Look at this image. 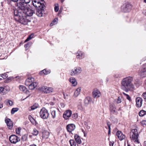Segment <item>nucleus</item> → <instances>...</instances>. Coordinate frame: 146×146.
Returning <instances> with one entry per match:
<instances>
[{"instance_id":"f257e3e1","label":"nucleus","mask_w":146,"mask_h":146,"mask_svg":"<svg viewBox=\"0 0 146 146\" xmlns=\"http://www.w3.org/2000/svg\"><path fill=\"white\" fill-rule=\"evenodd\" d=\"M24 3L21 2H17V6L18 7V9H13V12L14 15V18L15 20L18 21L21 23H26L27 21L26 19H24L23 20L22 18L23 17V16L25 15V13H24L25 10L27 8L26 5L24 4Z\"/></svg>"},{"instance_id":"f03ea898","label":"nucleus","mask_w":146,"mask_h":146,"mask_svg":"<svg viewBox=\"0 0 146 146\" xmlns=\"http://www.w3.org/2000/svg\"><path fill=\"white\" fill-rule=\"evenodd\" d=\"M133 80V77L131 76H128L123 78L121 82V89L126 92L133 91L135 88L132 83Z\"/></svg>"},{"instance_id":"7ed1b4c3","label":"nucleus","mask_w":146,"mask_h":146,"mask_svg":"<svg viewBox=\"0 0 146 146\" xmlns=\"http://www.w3.org/2000/svg\"><path fill=\"white\" fill-rule=\"evenodd\" d=\"M138 136L137 130L136 129H132L131 130L130 133V137L137 143H139L138 139Z\"/></svg>"},{"instance_id":"20e7f679","label":"nucleus","mask_w":146,"mask_h":146,"mask_svg":"<svg viewBox=\"0 0 146 146\" xmlns=\"http://www.w3.org/2000/svg\"><path fill=\"white\" fill-rule=\"evenodd\" d=\"M24 13H25V15L24 16H23V17H22L21 18V19L22 20V19H23V20L24 19H26L27 20V23H21L22 24H24L25 25H26L27 24V23L28 22H29V20L28 19H27L26 18V16H32L33 14L34 13V11L33 10H32L30 8H27V9L25 10V11L24 12Z\"/></svg>"},{"instance_id":"39448f33","label":"nucleus","mask_w":146,"mask_h":146,"mask_svg":"<svg viewBox=\"0 0 146 146\" xmlns=\"http://www.w3.org/2000/svg\"><path fill=\"white\" fill-rule=\"evenodd\" d=\"M40 115L42 119H47L48 117L49 113L46 109L44 108H43L40 110Z\"/></svg>"},{"instance_id":"423d86ee","label":"nucleus","mask_w":146,"mask_h":146,"mask_svg":"<svg viewBox=\"0 0 146 146\" xmlns=\"http://www.w3.org/2000/svg\"><path fill=\"white\" fill-rule=\"evenodd\" d=\"M44 5H42V6L40 8H38L36 10V15L39 17H41L44 15V9L45 8Z\"/></svg>"},{"instance_id":"0eeeda50","label":"nucleus","mask_w":146,"mask_h":146,"mask_svg":"<svg viewBox=\"0 0 146 146\" xmlns=\"http://www.w3.org/2000/svg\"><path fill=\"white\" fill-rule=\"evenodd\" d=\"M44 0H32V3L33 6L37 8H40L44 5Z\"/></svg>"},{"instance_id":"6e6552de","label":"nucleus","mask_w":146,"mask_h":146,"mask_svg":"<svg viewBox=\"0 0 146 146\" xmlns=\"http://www.w3.org/2000/svg\"><path fill=\"white\" fill-rule=\"evenodd\" d=\"M82 71L81 68L79 67L75 68L74 69L70 70V74L72 76H75L80 74Z\"/></svg>"},{"instance_id":"1a4fd4ad","label":"nucleus","mask_w":146,"mask_h":146,"mask_svg":"<svg viewBox=\"0 0 146 146\" xmlns=\"http://www.w3.org/2000/svg\"><path fill=\"white\" fill-rule=\"evenodd\" d=\"M40 90L45 93H49L52 92L53 91V88L51 87H48L45 86H43L40 88Z\"/></svg>"},{"instance_id":"9d476101","label":"nucleus","mask_w":146,"mask_h":146,"mask_svg":"<svg viewBox=\"0 0 146 146\" xmlns=\"http://www.w3.org/2000/svg\"><path fill=\"white\" fill-rule=\"evenodd\" d=\"M132 8L131 5L129 3H127L121 7L122 11L124 12H129L130 11Z\"/></svg>"},{"instance_id":"9b49d317","label":"nucleus","mask_w":146,"mask_h":146,"mask_svg":"<svg viewBox=\"0 0 146 146\" xmlns=\"http://www.w3.org/2000/svg\"><path fill=\"white\" fill-rule=\"evenodd\" d=\"M10 142L13 143H16L18 141H19L20 139L19 137L15 135H11L9 137Z\"/></svg>"},{"instance_id":"f8f14e48","label":"nucleus","mask_w":146,"mask_h":146,"mask_svg":"<svg viewBox=\"0 0 146 146\" xmlns=\"http://www.w3.org/2000/svg\"><path fill=\"white\" fill-rule=\"evenodd\" d=\"M66 128L68 132H71L72 131L75 129L76 128V126L74 124H70L66 126Z\"/></svg>"},{"instance_id":"ddd939ff","label":"nucleus","mask_w":146,"mask_h":146,"mask_svg":"<svg viewBox=\"0 0 146 146\" xmlns=\"http://www.w3.org/2000/svg\"><path fill=\"white\" fill-rule=\"evenodd\" d=\"M143 100L140 97H138L136 99V106L137 107L140 108L142 105Z\"/></svg>"},{"instance_id":"4468645a","label":"nucleus","mask_w":146,"mask_h":146,"mask_svg":"<svg viewBox=\"0 0 146 146\" xmlns=\"http://www.w3.org/2000/svg\"><path fill=\"white\" fill-rule=\"evenodd\" d=\"M93 96L94 98H98L101 96V93L100 91L96 89L94 90L92 92Z\"/></svg>"},{"instance_id":"2eb2a0df","label":"nucleus","mask_w":146,"mask_h":146,"mask_svg":"<svg viewBox=\"0 0 146 146\" xmlns=\"http://www.w3.org/2000/svg\"><path fill=\"white\" fill-rule=\"evenodd\" d=\"M72 114V111L70 110H67L65 111L63 115V117L65 119H67Z\"/></svg>"},{"instance_id":"dca6fc26","label":"nucleus","mask_w":146,"mask_h":146,"mask_svg":"<svg viewBox=\"0 0 146 146\" xmlns=\"http://www.w3.org/2000/svg\"><path fill=\"white\" fill-rule=\"evenodd\" d=\"M116 135L119 139L121 141L124 139L125 138V135L120 131H118L116 133Z\"/></svg>"},{"instance_id":"f3484780","label":"nucleus","mask_w":146,"mask_h":146,"mask_svg":"<svg viewBox=\"0 0 146 146\" xmlns=\"http://www.w3.org/2000/svg\"><path fill=\"white\" fill-rule=\"evenodd\" d=\"M34 78L32 77H29L26 80L25 82V84L26 85L28 86L29 85L32 84L34 82Z\"/></svg>"},{"instance_id":"a211bd4d","label":"nucleus","mask_w":146,"mask_h":146,"mask_svg":"<svg viewBox=\"0 0 146 146\" xmlns=\"http://www.w3.org/2000/svg\"><path fill=\"white\" fill-rule=\"evenodd\" d=\"M5 122L6 123L8 128L9 129H11L13 126V123L10 119H7L5 120Z\"/></svg>"},{"instance_id":"6ab92c4d","label":"nucleus","mask_w":146,"mask_h":146,"mask_svg":"<svg viewBox=\"0 0 146 146\" xmlns=\"http://www.w3.org/2000/svg\"><path fill=\"white\" fill-rule=\"evenodd\" d=\"M30 84V85H29L28 86L29 87V88L30 89L33 90L36 87L38 83L36 82H33L32 84Z\"/></svg>"},{"instance_id":"aec40b11","label":"nucleus","mask_w":146,"mask_h":146,"mask_svg":"<svg viewBox=\"0 0 146 146\" xmlns=\"http://www.w3.org/2000/svg\"><path fill=\"white\" fill-rule=\"evenodd\" d=\"M69 81L72 84L73 86H75L77 84L76 80L74 78L71 77L69 78Z\"/></svg>"},{"instance_id":"412c9836","label":"nucleus","mask_w":146,"mask_h":146,"mask_svg":"<svg viewBox=\"0 0 146 146\" xmlns=\"http://www.w3.org/2000/svg\"><path fill=\"white\" fill-rule=\"evenodd\" d=\"M75 139L76 142L78 144H80L82 141L81 140L80 137L77 134H75L74 135Z\"/></svg>"},{"instance_id":"4be33fe9","label":"nucleus","mask_w":146,"mask_h":146,"mask_svg":"<svg viewBox=\"0 0 146 146\" xmlns=\"http://www.w3.org/2000/svg\"><path fill=\"white\" fill-rule=\"evenodd\" d=\"M81 88L79 87L75 91L74 96L75 97H77L80 94L81 92Z\"/></svg>"},{"instance_id":"5701e85b","label":"nucleus","mask_w":146,"mask_h":146,"mask_svg":"<svg viewBox=\"0 0 146 146\" xmlns=\"http://www.w3.org/2000/svg\"><path fill=\"white\" fill-rule=\"evenodd\" d=\"M92 101L91 98L90 97H87L84 100V103L85 104H88L91 102Z\"/></svg>"},{"instance_id":"b1692460","label":"nucleus","mask_w":146,"mask_h":146,"mask_svg":"<svg viewBox=\"0 0 146 146\" xmlns=\"http://www.w3.org/2000/svg\"><path fill=\"white\" fill-rule=\"evenodd\" d=\"M77 57L78 58L82 59L84 57V55L82 52L80 51H78L77 53Z\"/></svg>"},{"instance_id":"393cba45","label":"nucleus","mask_w":146,"mask_h":146,"mask_svg":"<svg viewBox=\"0 0 146 146\" xmlns=\"http://www.w3.org/2000/svg\"><path fill=\"white\" fill-rule=\"evenodd\" d=\"M139 75L142 78L145 77L146 76V72L139 70Z\"/></svg>"},{"instance_id":"a878e982","label":"nucleus","mask_w":146,"mask_h":146,"mask_svg":"<svg viewBox=\"0 0 146 146\" xmlns=\"http://www.w3.org/2000/svg\"><path fill=\"white\" fill-rule=\"evenodd\" d=\"M39 107V105L38 104L35 103L33 106L30 107L31 110H33Z\"/></svg>"},{"instance_id":"bb28decb","label":"nucleus","mask_w":146,"mask_h":146,"mask_svg":"<svg viewBox=\"0 0 146 146\" xmlns=\"http://www.w3.org/2000/svg\"><path fill=\"white\" fill-rule=\"evenodd\" d=\"M134 84H135L137 86H139L142 84L141 82L139 79H137L135 80Z\"/></svg>"},{"instance_id":"cd10ccee","label":"nucleus","mask_w":146,"mask_h":146,"mask_svg":"<svg viewBox=\"0 0 146 146\" xmlns=\"http://www.w3.org/2000/svg\"><path fill=\"white\" fill-rule=\"evenodd\" d=\"M146 114V111L143 110H141L139 113V115L141 117L144 116Z\"/></svg>"},{"instance_id":"c85d7f7f","label":"nucleus","mask_w":146,"mask_h":146,"mask_svg":"<svg viewBox=\"0 0 146 146\" xmlns=\"http://www.w3.org/2000/svg\"><path fill=\"white\" fill-rule=\"evenodd\" d=\"M56 110H55L51 111V114L53 119H54L56 117Z\"/></svg>"},{"instance_id":"c756f323","label":"nucleus","mask_w":146,"mask_h":146,"mask_svg":"<svg viewBox=\"0 0 146 146\" xmlns=\"http://www.w3.org/2000/svg\"><path fill=\"white\" fill-rule=\"evenodd\" d=\"M48 137L49 133L48 132H46L43 133L42 135L43 138L47 139L48 138Z\"/></svg>"},{"instance_id":"7c9ffc66","label":"nucleus","mask_w":146,"mask_h":146,"mask_svg":"<svg viewBox=\"0 0 146 146\" xmlns=\"http://www.w3.org/2000/svg\"><path fill=\"white\" fill-rule=\"evenodd\" d=\"M19 88L21 91L23 92H25V90H26L27 89L25 86L22 85L19 86Z\"/></svg>"},{"instance_id":"2f4dec72","label":"nucleus","mask_w":146,"mask_h":146,"mask_svg":"<svg viewBox=\"0 0 146 146\" xmlns=\"http://www.w3.org/2000/svg\"><path fill=\"white\" fill-rule=\"evenodd\" d=\"M32 43L31 42H29L27 44L25 45V47L26 48V50H27L30 47Z\"/></svg>"},{"instance_id":"473e14b6","label":"nucleus","mask_w":146,"mask_h":146,"mask_svg":"<svg viewBox=\"0 0 146 146\" xmlns=\"http://www.w3.org/2000/svg\"><path fill=\"white\" fill-rule=\"evenodd\" d=\"M19 110V108H13L11 111V113L12 114H14L15 112Z\"/></svg>"},{"instance_id":"72a5a7b5","label":"nucleus","mask_w":146,"mask_h":146,"mask_svg":"<svg viewBox=\"0 0 146 146\" xmlns=\"http://www.w3.org/2000/svg\"><path fill=\"white\" fill-rule=\"evenodd\" d=\"M110 111L111 113H115L116 112V111L115 109L113 107V106L111 105L110 106Z\"/></svg>"},{"instance_id":"f704fd0d","label":"nucleus","mask_w":146,"mask_h":146,"mask_svg":"<svg viewBox=\"0 0 146 146\" xmlns=\"http://www.w3.org/2000/svg\"><path fill=\"white\" fill-rule=\"evenodd\" d=\"M71 146H76V143L73 140H70L69 141Z\"/></svg>"},{"instance_id":"c9c22d12","label":"nucleus","mask_w":146,"mask_h":146,"mask_svg":"<svg viewBox=\"0 0 146 146\" xmlns=\"http://www.w3.org/2000/svg\"><path fill=\"white\" fill-rule=\"evenodd\" d=\"M123 94L126 97V98L127 100H128L130 101H131V98L128 94H125L124 92H123Z\"/></svg>"},{"instance_id":"e433bc0d","label":"nucleus","mask_w":146,"mask_h":146,"mask_svg":"<svg viewBox=\"0 0 146 146\" xmlns=\"http://www.w3.org/2000/svg\"><path fill=\"white\" fill-rule=\"evenodd\" d=\"M33 35H31L29 36L27 39L25 40V42H26L31 40L33 37Z\"/></svg>"},{"instance_id":"4c0bfd02","label":"nucleus","mask_w":146,"mask_h":146,"mask_svg":"<svg viewBox=\"0 0 146 146\" xmlns=\"http://www.w3.org/2000/svg\"><path fill=\"white\" fill-rule=\"evenodd\" d=\"M19 2L27 4L29 3L30 2L31 0H19Z\"/></svg>"},{"instance_id":"58836bf2","label":"nucleus","mask_w":146,"mask_h":146,"mask_svg":"<svg viewBox=\"0 0 146 146\" xmlns=\"http://www.w3.org/2000/svg\"><path fill=\"white\" fill-rule=\"evenodd\" d=\"M107 124L108 126L109 129L108 134L109 135L111 133V127L110 122H108L107 123Z\"/></svg>"},{"instance_id":"ea45409f","label":"nucleus","mask_w":146,"mask_h":146,"mask_svg":"<svg viewBox=\"0 0 146 146\" xmlns=\"http://www.w3.org/2000/svg\"><path fill=\"white\" fill-rule=\"evenodd\" d=\"M139 70L146 72V64H143L142 68Z\"/></svg>"},{"instance_id":"a19ab883","label":"nucleus","mask_w":146,"mask_h":146,"mask_svg":"<svg viewBox=\"0 0 146 146\" xmlns=\"http://www.w3.org/2000/svg\"><path fill=\"white\" fill-rule=\"evenodd\" d=\"M58 20V19L57 18H55L54 19V20L50 24V25L51 26H52L53 25V23L54 24H56V23Z\"/></svg>"},{"instance_id":"79ce46f5","label":"nucleus","mask_w":146,"mask_h":146,"mask_svg":"<svg viewBox=\"0 0 146 146\" xmlns=\"http://www.w3.org/2000/svg\"><path fill=\"white\" fill-rule=\"evenodd\" d=\"M25 92L26 94L28 95V96H27L25 98L23 99V100H24L25 99H26L30 95V93L29 91L28 90H27V89H26V90H25Z\"/></svg>"},{"instance_id":"37998d69","label":"nucleus","mask_w":146,"mask_h":146,"mask_svg":"<svg viewBox=\"0 0 146 146\" xmlns=\"http://www.w3.org/2000/svg\"><path fill=\"white\" fill-rule=\"evenodd\" d=\"M38 134V131L36 129H34L33 132V134L34 135H36Z\"/></svg>"},{"instance_id":"c03bdc74","label":"nucleus","mask_w":146,"mask_h":146,"mask_svg":"<svg viewBox=\"0 0 146 146\" xmlns=\"http://www.w3.org/2000/svg\"><path fill=\"white\" fill-rule=\"evenodd\" d=\"M78 115L77 113L73 114L72 115V118L74 119H76L78 117Z\"/></svg>"},{"instance_id":"a18cd8bd","label":"nucleus","mask_w":146,"mask_h":146,"mask_svg":"<svg viewBox=\"0 0 146 146\" xmlns=\"http://www.w3.org/2000/svg\"><path fill=\"white\" fill-rule=\"evenodd\" d=\"M21 129V128L19 127L16 129V132L17 134H19L20 133Z\"/></svg>"},{"instance_id":"49530a36","label":"nucleus","mask_w":146,"mask_h":146,"mask_svg":"<svg viewBox=\"0 0 146 146\" xmlns=\"http://www.w3.org/2000/svg\"><path fill=\"white\" fill-rule=\"evenodd\" d=\"M141 123L144 127L146 126V120L142 121Z\"/></svg>"},{"instance_id":"de8ad7c7","label":"nucleus","mask_w":146,"mask_h":146,"mask_svg":"<svg viewBox=\"0 0 146 146\" xmlns=\"http://www.w3.org/2000/svg\"><path fill=\"white\" fill-rule=\"evenodd\" d=\"M121 100H122V99L121 100V98H120V97H119L118 98L117 100V103L119 104V103H121V102H122Z\"/></svg>"},{"instance_id":"09e8293b","label":"nucleus","mask_w":146,"mask_h":146,"mask_svg":"<svg viewBox=\"0 0 146 146\" xmlns=\"http://www.w3.org/2000/svg\"><path fill=\"white\" fill-rule=\"evenodd\" d=\"M142 96L145 101L146 102V93L145 92L143 93L142 94Z\"/></svg>"},{"instance_id":"8fccbe9b","label":"nucleus","mask_w":146,"mask_h":146,"mask_svg":"<svg viewBox=\"0 0 146 146\" xmlns=\"http://www.w3.org/2000/svg\"><path fill=\"white\" fill-rule=\"evenodd\" d=\"M59 9V7L58 6H56L54 7V11L56 12L58 11Z\"/></svg>"},{"instance_id":"3c124183","label":"nucleus","mask_w":146,"mask_h":146,"mask_svg":"<svg viewBox=\"0 0 146 146\" xmlns=\"http://www.w3.org/2000/svg\"><path fill=\"white\" fill-rule=\"evenodd\" d=\"M30 120L31 122L33 124H34L35 123H36L35 120L32 117V119H31Z\"/></svg>"},{"instance_id":"603ef678","label":"nucleus","mask_w":146,"mask_h":146,"mask_svg":"<svg viewBox=\"0 0 146 146\" xmlns=\"http://www.w3.org/2000/svg\"><path fill=\"white\" fill-rule=\"evenodd\" d=\"M8 102L10 106H12L13 104V102L11 100H8Z\"/></svg>"},{"instance_id":"864d4df0","label":"nucleus","mask_w":146,"mask_h":146,"mask_svg":"<svg viewBox=\"0 0 146 146\" xmlns=\"http://www.w3.org/2000/svg\"><path fill=\"white\" fill-rule=\"evenodd\" d=\"M114 144V142L113 141L110 142L109 145L110 146H113Z\"/></svg>"},{"instance_id":"5fc2aeb1","label":"nucleus","mask_w":146,"mask_h":146,"mask_svg":"<svg viewBox=\"0 0 146 146\" xmlns=\"http://www.w3.org/2000/svg\"><path fill=\"white\" fill-rule=\"evenodd\" d=\"M46 72V70L45 69L43 70L42 71H40V74H45V73Z\"/></svg>"},{"instance_id":"6e6d98bb","label":"nucleus","mask_w":146,"mask_h":146,"mask_svg":"<svg viewBox=\"0 0 146 146\" xmlns=\"http://www.w3.org/2000/svg\"><path fill=\"white\" fill-rule=\"evenodd\" d=\"M4 88L3 87H0V93L4 90Z\"/></svg>"},{"instance_id":"4d7b16f0","label":"nucleus","mask_w":146,"mask_h":146,"mask_svg":"<svg viewBox=\"0 0 146 146\" xmlns=\"http://www.w3.org/2000/svg\"><path fill=\"white\" fill-rule=\"evenodd\" d=\"M78 109H79L80 110H82V107L81 105H79L78 106Z\"/></svg>"},{"instance_id":"13d9d810","label":"nucleus","mask_w":146,"mask_h":146,"mask_svg":"<svg viewBox=\"0 0 146 146\" xmlns=\"http://www.w3.org/2000/svg\"><path fill=\"white\" fill-rule=\"evenodd\" d=\"M50 70L46 71V72H45V75L47 74L50 73Z\"/></svg>"},{"instance_id":"bf43d9fd","label":"nucleus","mask_w":146,"mask_h":146,"mask_svg":"<svg viewBox=\"0 0 146 146\" xmlns=\"http://www.w3.org/2000/svg\"><path fill=\"white\" fill-rule=\"evenodd\" d=\"M119 76V75L118 74H116L115 75L114 77L115 78H118Z\"/></svg>"},{"instance_id":"052dcab7","label":"nucleus","mask_w":146,"mask_h":146,"mask_svg":"<svg viewBox=\"0 0 146 146\" xmlns=\"http://www.w3.org/2000/svg\"><path fill=\"white\" fill-rule=\"evenodd\" d=\"M3 106V103H0V108H2Z\"/></svg>"},{"instance_id":"680f3d73","label":"nucleus","mask_w":146,"mask_h":146,"mask_svg":"<svg viewBox=\"0 0 146 146\" xmlns=\"http://www.w3.org/2000/svg\"><path fill=\"white\" fill-rule=\"evenodd\" d=\"M143 146H146V141H144L143 142Z\"/></svg>"},{"instance_id":"e2e57ef3","label":"nucleus","mask_w":146,"mask_h":146,"mask_svg":"<svg viewBox=\"0 0 146 146\" xmlns=\"http://www.w3.org/2000/svg\"><path fill=\"white\" fill-rule=\"evenodd\" d=\"M11 1L14 2H19V0H11Z\"/></svg>"},{"instance_id":"0e129e2a","label":"nucleus","mask_w":146,"mask_h":146,"mask_svg":"<svg viewBox=\"0 0 146 146\" xmlns=\"http://www.w3.org/2000/svg\"><path fill=\"white\" fill-rule=\"evenodd\" d=\"M29 146H36L35 145L33 144L30 145Z\"/></svg>"},{"instance_id":"69168bd1","label":"nucleus","mask_w":146,"mask_h":146,"mask_svg":"<svg viewBox=\"0 0 146 146\" xmlns=\"http://www.w3.org/2000/svg\"><path fill=\"white\" fill-rule=\"evenodd\" d=\"M90 126H88V125H87V128H88V129H90Z\"/></svg>"},{"instance_id":"338daca9","label":"nucleus","mask_w":146,"mask_h":146,"mask_svg":"<svg viewBox=\"0 0 146 146\" xmlns=\"http://www.w3.org/2000/svg\"><path fill=\"white\" fill-rule=\"evenodd\" d=\"M83 133H84V136L85 137L86 136V134H85V131H84L83 132Z\"/></svg>"},{"instance_id":"774afa93","label":"nucleus","mask_w":146,"mask_h":146,"mask_svg":"<svg viewBox=\"0 0 146 146\" xmlns=\"http://www.w3.org/2000/svg\"><path fill=\"white\" fill-rule=\"evenodd\" d=\"M64 0H60L61 3H63L64 2Z\"/></svg>"}]
</instances>
